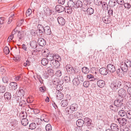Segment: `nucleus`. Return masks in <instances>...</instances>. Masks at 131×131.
<instances>
[{
	"instance_id": "obj_1",
	"label": "nucleus",
	"mask_w": 131,
	"mask_h": 131,
	"mask_svg": "<svg viewBox=\"0 0 131 131\" xmlns=\"http://www.w3.org/2000/svg\"><path fill=\"white\" fill-rule=\"evenodd\" d=\"M122 85L121 81H116L112 82L110 85V86L113 91H115L118 88H120Z\"/></svg>"
},
{
	"instance_id": "obj_2",
	"label": "nucleus",
	"mask_w": 131,
	"mask_h": 131,
	"mask_svg": "<svg viewBox=\"0 0 131 131\" xmlns=\"http://www.w3.org/2000/svg\"><path fill=\"white\" fill-rule=\"evenodd\" d=\"M78 106L76 103H74L71 105L70 107H67L66 109L67 113L69 114L72 113L73 112L76 111L77 110Z\"/></svg>"
},
{
	"instance_id": "obj_3",
	"label": "nucleus",
	"mask_w": 131,
	"mask_h": 131,
	"mask_svg": "<svg viewBox=\"0 0 131 131\" xmlns=\"http://www.w3.org/2000/svg\"><path fill=\"white\" fill-rule=\"evenodd\" d=\"M118 94L119 96L121 97H125V99H128V95L127 94V93L126 91L123 89H121L119 90L118 91Z\"/></svg>"
},
{
	"instance_id": "obj_4",
	"label": "nucleus",
	"mask_w": 131,
	"mask_h": 131,
	"mask_svg": "<svg viewBox=\"0 0 131 131\" xmlns=\"http://www.w3.org/2000/svg\"><path fill=\"white\" fill-rule=\"evenodd\" d=\"M123 97L119 98L115 100L114 102V104L115 106L117 107H121L123 105L124 106V104L123 103Z\"/></svg>"
},
{
	"instance_id": "obj_5",
	"label": "nucleus",
	"mask_w": 131,
	"mask_h": 131,
	"mask_svg": "<svg viewBox=\"0 0 131 131\" xmlns=\"http://www.w3.org/2000/svg\"><path fill=\"white\" fill-rule=\"evenodd\" d=\"M120 68L124 72H127L128 70V66L126 62H122L121 63Z\"/></svg>"
},
{
	"instance_id": "obj_6",
	"label": "nucleus",
	"mask_w": 131,
	"mask_h": 131,
	"mask_svg": "<svg viewBox=\"0 0 131 131\" xmlns=\"http://www.w3.org/2000/svg\"><path fill=\"white\" fill-rule=\"evenodd\" d=\"M108 70L112 73L114 72L115 71V68L114 65L112 64H108L107 67Z\"/></svg>"
},
{
	"instance_id": "obj_7",
	"label": "nucleus",
	"mask_w": 131,
	"mask_h": 131,
	"mask_svg": "<svg viewBox=\"0 0 131 131\" xmlns=\"http://www.w3.org/2000/svg\"><path fill=\"white\" fill-rule=\"evenodd\" d=\"M90 3H85L82 6V10L84 12H86L88 8L90 6Z\"/></svg>"
},
{
	"instance_id": "obj_8",
	"label": "nucleus",
	"mask_w": 131,
	"mask_h": 131,
	"mask_svg": "<svg viewBox=\"0 0 131 131\" xmlns=\"http://www.w3.org/2000/svg\"><path fill=\"white\" fill-rule=\"evenodd\" d=\"M110 127L112 131H119V127L116 124H112L110 126Z\"/></svg>"
},
{
	"instance_id": "obj_9",
	"label": "nucleus",
	"mask_w": 131,
	"mask_h": 131,
	"mask_svg": "<svg viewBox=\"0 0 131 131\" xmlns=\"http://www.w3.org/2000/svg\"><path fill=\"white\" fill-rule=\"evenodd\" d=\"M99 72L100 73L103 75H106L108 72V71L105 67L101 68L99 70Z\"/></svg>"
},
{
	"instance_id": "obj_10",
	"label": "nucleus",
	"mask_w": 131,
	"mask_h": 131,
	"mask_svg": "<svg viewBox=\"0 0 131 131\" xmlns=\"http://www.w3.org/2000/svg\"><path fill=\"white\" fill-rule=\"evenodd\" d=\"M117 120L120 125L123 126L125 125L127 123L126 119L124 118H117Z\"/></svg>"
},
{
	"instance_id": "obj_11",
	"label": "nucleus",
	"mask_w": 131,
	"mask_h": 131,
	"mask_svg": "<svg viewBox=\"0 0 131 131\" xmlns=\"http://www.w3.org/2000/svg\"><path fill=\"white\" fill-rule=\"evenodd\" d=\"M38 42L39 45L41 46H43L46 44L45 40L41 38H40L38 39Z\"/></svg>"
},
{
	"instance_id": "obj_12",
	"label": "nucleus",
	"mask_w": 131,
	"mask_h": 131,
	"mask_svg": "<svg viewBox=\"0 0 131 131\" xmlns=\"http://www.w3.org/2000/svg\"><path fill=\"white\" fill-rule=\"evenodd\" d=\"M97 84L99 87L102 88L104 86L105 83L104 81L100 80L97 81Z\"/></svg>"
},
{
	"instance_id": "obj_13",
	"label": "nucleus",
	"mask_w": 131,
	"mask_h": 131,
	"mask_svg": "<svg viewBox=\"0 0 131 131\" xmlns=\"http://www.w3.org/2000/svg\"><path fill=\"white\" fill-rule=\"evenodd\" d=\"M64 7L60 5H57L56 7V9L59 13L61 12L64 11Z\"/></svg>"
},
{
	"instance_id": "obj_14",
	"label": "nucleus",
	"mask_w": 131,
	"mask_h": 131,
	"mask_svg": "<svg viewBox=\"0 0 131 131\" xmlns=\"http://www.w3.org/2000/svg\"><path fill=\"white\" fill-rule=\"evenodd\" d=\"M59 24L61 25H64L65 23L64 19L62 17H59L57 18Z\"/></svg>"
},
{
	"instance_id": "obj_15",
	"label": "nucleus",
	"mask_w": 131,
	"mask_h": 131,
	"mask_svg": "<svg viewBox=\"0 0 131 131\" xmlns=\"http://www.w3.org/2000/svg\"><path fill=\"white\" fill-rule=\"evenodd\" d=\"M44 32L47 35H49L51 34V31L49 26H46L44 27Z\"/></svg>"
},
{
	"instance_id": "obj_16",
	"label": "nucleus",
	"mask_w": 131,
	"mask_h": 131,
	"mask_svg": "<svg viewBox=\"0 0 131 131\" xmlns=\"http://www.w3.org/2000/svg\"><path fill=\"white\" fill-rule=\"evenodd\" d=\"M34 121L37 125H41L43 123V120L41 118H35L34 119Z\"/></svg>"
},
{
	"instance_id": "obj_17",
	"label": "nucleus",
	"mask_w": 131,
	"mask_h": 131,
	"mask_svg": "<svg viewBox=\"0 0 131 131\" xmlns=\"http://www.w3.org/2000/svg\"><path fill=\"white\" fill-rule=\"evenodd\" d=\"M84 121L81 119H78L76 122V124L79 127H81L84 124Z\"/></svg>"
},
{
	"instance_id": "obj_18",
	"label": "nucleus",
	"mask_w": 131,
	"mask_h": 131,
	"mask_svg": "<svg viewBox=\"0 0 131 131\" xmlns=\"http://www.w3.org/2000/svg\"><path fill=\"white\" fill-rule=\"evenodd\" d=\"M9 87H11L13 90H15L17 87V84L15 82H11L9 84Z\"/></svg>"
},
{
	"instance_id": "obj_19",
	"label": "nucleus",
	"mask_w": 131,
	"mask_h": 131,
	"mask_svg": "<svg viewBox=\"0 0 131 131\" xmlns=\"http://www.w3.org/2000/svg\"><path fill=\"white\" fill-rule=\"evenodd\" d=\"M66 68L68 71L72 72H75L74 68L70 64H67L66 66Z\"/></svg>"
},
{
	"instance_id": "obj_20",
	"label": "nucleus",
	"mask_w": 131,
	"mask_h": 131,
	"mask_svg": "<svg viewBox=\"0 0 131 131\" xmlns=\"http://www.w3.org/2000/svg\"><path fill=\"white\" fill-rule=\"evenodd\" d=\"M84 122L87 126H89L91 125L92 121L89 118L86 117L84 118Z\"/></svg>"
},
{
	"instance_id": "obj_21",
	"label": "nucleus",
	"mask_w": 131,
	"mask_h": 131,
	"mask_svg": "<svg viewBox=\"0 0 131 131\" xmlns=\"http://www.w3.org/2000/svg\"><path fill=\"white\" fill-rule=\"evenodd\" d=\"M68 6L72 8L73 9L75 8V3L72 1H69L68 3Z\"/></svg>"
},
{
	"instance_id": "obj_22",
	"label": "nucleus",
	"mask_w": 131,
	"mask_h": 131,
	"mask_svg": "<svg viewBox=\"0 0 131 131\" xmlns=\"http://www.w3.org/2000/svg\"><path fill=\"white\" fill-rule=\"evenodd\" d=\"M116 0H110L108 3V5L110 7H114L116 4Z\"/></svg>"
},
{
	"instance_id": "obj_23",
	"label": "nucleus",
	"mask_w": 131,
	"mask_h": 131,
	"mask_svg": "<svg viewBox=\"0 0 131 131\" xmlns=\"http://www.w3.org/2000/svg\"><path fill=\"white\" fill-rule=\"evenodd\" d=\"M37 43L35 41H33L30 42V45L33 49H35L37 47Z\"/></svg>"
},
{
	"instance_id": "obj_24",
	"label": "nucleus",
	"mask_w": 131,
	"mask_h": 131,
	"mask_svg": "<svg viewBox=\"0 0 131 131\" xmlns=\"http://www.w3.org/2000/svg\"><path fill=\"white\" fill-rule=\"evenodd\" d=\"M51 64L55 67H58L59 66V63L56 60H53L51 61Z\"/></svg>"
},
{
	"instance_id": "obj_25",
	"label": "nucleus",
	"mask_w": 131,
	"mask_h": 131,
	"mask_svg": "<svg viewBox=\"0 0 131 131\" xmlns=\"http://www.w3.org/2000/svg\"><path fill=\"white\" fill-rule=\"evenodd\" d=\"M83 5L82 2L80 0L77 1L75 4V8L81 7Z\"/></svg>"
},
{
	"instance_id": "obj_26",
	"label": "nucleus",
	"mask_w": 131,
	"mask_h": 131,
	"mask_svg": "<svg viewBox=\"0 0 131 131\" xmlns=\"http://www.w3.org/2000/svg\"><path fill=\"white\" fill-rule=\"evenodd\" d=\"M72 8L68 7V6H66L64 7V10L65 12L68 13H71L72 11Z\"/></svg>"
},
{
	"instance_id": "obj_27",
	"label": "nucleus",
	"mask_w": 131,
	"mask_h": 131,
	"mask_svg": "<svg viewBox=\"0 0 131 131\" xmlns=\"http://www.w3.org/2000/svg\"><path fill=\"white\" fill-rule=\"evenodd\" d=\"M72 82L73 85L76 86L78 85L81 82L79 81V80L78 78H76L73 79Z\"/></svg>"
},
{
	"instance_id": "obj_28",
	"label": "nucleus",
	"mask_w": 131,
	"mask_h": 131,
	"mask_svg": "<svg viewBox=\"0 0 131 131\" xmlns=\"http://www.w3.org/2000/svg\"><path fill=\"white\" fill-rule=\"evenodd\" d=\"M86 12L88 15H91L94 12V10L93 8L90 6V7L88 8L87 10H86Z\"/></svg>"
},
{
	"instance_id": "obj_29",
	"label": "nucleus",
	"mask_w": 131,
	"mask_h": 131,
	"mask_svg": "<svg viewBox=\"0 0 131 131\" xmlns=\"http://www.w3.org/2000/svg\"><path fill=\"white\" fill-rule=\"evenodd\" d=\"M102 8L103 10H107L108 8V6L106 2H102Z\"/></svg>"
},
{
	"instance_id": "obj_30",
	"label": "nucleus",
	"mask_w": 131,
	"mask_h": 131,
	"mask_svg": "<svg viewBox=\"0 0 131 131\" xmlns=\"http://www.w3.org/2000/svg\"><path fill=\"white\" fill-rule=\"evenodd\" d=\"M68 102L67 100H62L61 102V105L63 107L67 106L68 104Z\"/></svg>"
},
{
	"instance_id": "obj_31",
	"label": "nucleus",
	"mask_w": 131,
	"mask_h": 131,
	"mask_svg": "<svg viewBox=\"0 0 131 131\" xmlns=\"http://www.w3.org/2000/svg\"><path fill=\"white\" fill-rule=\"evenodd\" d=\"M54 54H48V55L46 56V57L48 60L50 61H51L52 60H53L54 58Z\"/></svg>"
},
{
	"instance_id": "obj_32",
	"label": "nucleus",
	"mask_w": 131,
	"mask_h": 131,
	"mask_svg": "<svg viewBox=\"0 0 131 131\" xmlns=\"http://www.w3.org/2000/svg\"><path fill=\"white\" fill-rule=\"evenodd\" d=\"M102 20L103 22L106 24H109L111 22L110 19L106 16L103 17L102 18Z\"/></svg>"
},
{
	"instance_id": "obj_33",
	"label": "nucleus",
	"mask_w": 131,
	"mask_h": 131,
	"mask_svg": "<svg viewBox=\"0 0 131 131\" xmlns=\"http://www.w3.org/2000/svg\"><path fill=\"white\" fill-rule=\"evenodd\" d=\"M4 97L5 99H7V100H10L11 98L10 93L8 92L5 93L4 95Z\"/></svg>"
},
{
	"instance_id": "obj_34",
	"label": "nucleus",
	"mask_w": 131,
	"mask_h": 131,
	"mask_svg": "<svg viewBox=\"0 0 131 131\" xmlns=\"http://www.w3.org/2000/svg\"><path fill=\"white\" fill-rule=\"evenodd\" d=\"M60 81L59 79L55 78L52 81V82L53 84L57 85L58 84H60Z\"/></svg>"
},
{
	"instance_id": "obj_35",
	"label": "nucleus",
	"mask_w": 131,
	"mask_h": 131,
	"mask_svg": "<svg viewBox=\"0 0 131 131\" xmlns=\"http://www.w3.org/2000/svg\"><path fill=\"white\" fill-rule=\"evenodd\" d=\"M124 85L126 88H130L131 87V83L129 82H126L124 81L123 82Z\"/></svg>"
},
{
	"instance_id": "obj_36",
	"label": "nucleus",
	"mask_w": 131,
	"mask_h": 131,
	"mask_svg": "<svg viewBox=\"0 0 131 131\" xmlns=\"http://www.w3.org/2000/svg\"><path fill=\"white\" fill-rule=\"evenodd\" d=\"M56 96L57 99L59 100H61L63 98V95L62 93L59 92L57 93Z\"/></svg>"
},
{
	"instance_id": "obj_37",
	"label": "nucleus",
	"mask_w": 131,
	"mask_h": 131,
	"mask_svg": "<svg viewBox=\"0 0 131 131\" xmlns=\"http://www.w3.org/2000/svg\"><path fill=\"white\" fill-rule=\"evenodd\" d=\"M118 115L121 117L126 116V113L123 110H121L118 112Z\"/></svg>"
},
{
	"instance_id": "obj_38",
	"label": "nucleus",
	"mask_w": 131,
	"mask_h": 131,
	"mask_svg": "<svg viewBox=\"0 0 131 131\" xmlns=\"http://www.w3.org/2000/svg\"><path fill=\"white\" fill-rule=\"evenodd\" d=\"M37 35L39 37H42L44 35L45 33L44 31L42 30H37Z\"/></svg>"
},
{
	"instance_id": "obj_39",
	"label": "nucleus",
	"mask_w": 131,
	"mask_h": 131,
	"mask_svg": "<svg viewBox=\"0 0 131 131\" xmlns=\"http://www.w3.org/2000/svg\"><path fill=\"white\" fill-rule=\"evenodd\" d=\"M24 32L23 31H20L18 32V37L19 39H21L24 37Z\"/></svg>"
},
{
	"instance_id": "obj_40",
	"label": "nucleus",
	"mask_w": 131,
	"mask_h": 131,
	"mask_svg": "<svg viewBox=\"0 0 131 131\" xmlns=\"http://www.w3.org/2000/svg\"><path fill=\"white\" fill-rule=\"evenodd\" d=\"M82 72L85 74H88L89 72V69L85 67H83L82 68Z\"/></svg>"
},
{
	"instance_id": "obj_41",
	"label": "nucleus",
	"mask_w": 131,
	"mask_h": 131,
	"mask_svg": "<svg viewBox=\"0 0 131 131\" xmlns=\"http://www.w3.org/2000/svg\"><path fill=\"white\" fill-rule=\"evenodd\" d=\"M6 88L5 86L4 85H0V93H3L6 91Z\"/></svg>"
},
{
	"instance_id": "obj_42",
	"label": "nucleus",
	"mask_w": 131,
	"mask_h": 131,
	"mask_svg": "<svg viewBox=\"0 0 131 131\" xmlns=\"http://www.w3.org/2000/svg\"><path fill=\"white\" fill-rule=\"evenodd\" d=\"M21 122L22 124L24 126L27 125L28 123V121L27 119H22Z\"/></svg>"
},
{
	"instance_id": "obj_43",
	"label": "nucleus",
	"mask_w": 131,
	"mask_h": 131,
	"mask_svg": "<svg viewBox=\"0 0 131 131\" xmlns=\"http://www.w3.org/2000/svg\"><path fill=\"white\" fill-rule=\"evenodd\" d=\"M48 62V60L46 58L42 59L41 61V63L43 65H46Z\"/></svg>"
},
{
	"instance_id": "obj_44",
	"label": "nucleus",
	"mask_w": 131,
	"mask_h": 131,
	"mask_svg": "<svg viewBox=\"0 0 131 131\" xmlns=\"http://www.w3.org/2000/svg\"><path fill=\"white\" fill-rule=\"evenodd\" d=\"M88 80L90 81H93L95 80L93 76L90 74H89L87 75Z\"/></svg>"
},
{
	"instance_id": "obj_45",
	"label": "nucleus",
	"mask_w": 131,
	"mask_h": 131,
	"mask_svg": "<svg viewBox=\"0 0 131 131\" xmlns=\"http://www.w3.org/2000/svg\"><path fill=\"white\" fill-rule=\"evenodd\" d=\"M44 11L48 16L52 14L51 10L48 8H47Z\"/></svg>"
},
{
	"instance_id": "obj_46",
	"label": "nucleus",
	"mask_w": 131,
	"mask_h": 131,
	"mask_svg": "<svg viewBox=\"0 0 131 131\" xmlns=\"http://www.w3.org/2000/svg\"><path fill=\"white\" fill-rule=\"evenodd\" d=\"M102 0H94V2L95 4L97 6H100L102 2Z\"/></svg>"
},
{
	"instance_id": "obj_47",
	"label": "nucleus",
	"mask_w": 131,
	"mask_h": 131,
	"mask_svg": "<svg viewBox=\"0 0 131 131\" xmlns=\"http://www.w3.org/2000/svg\"><path fill=\"white\" fill-rule=\"evenodd\" d=\"M29 128L31 129L32 130L35 129L36 127V125L35 123H31L29 125Z\"/></svg>"
},
{
	"instance_id": "obj_48",
	"label": "nucleus",
	"mask_w": 131,
	"mask_h": 131,
	"mask_svg": "<svg viewBox=\"0 0 131 131\" xmlns=\"http://www.w3.org/2000/svg\"><path fill=\"white\" fill-rule=\"evenodd\" d=\"M2 80L3 82L4 83H7L8 81V77L6 76H5L2 77Z\"/></svg>"
},
{
	"instance_id": "obj_49",
	"label": "nucleus",
	"mask_w": 131,
	"mask_h": 131,
	"mask_svg": "<svg viewBox=\"0 0 131 131\" xmlns=\"http://www.w3.org/2000/svg\"><path fill=\"white\" fill-rule=\"evenodd\" d=\"M20 115H21V117H22L23 118L22 119H26V118L27 117V113L26 112H22L20 113Z\"/></svg>"
},
{
	"instance_id": "obj_50",
	"label": "nucleus",
	"mask_w": 131,
	"mask_h": 131,
	"mask_svg": "<svg viewBox=\"0 0 131 131\" xmlns=\"http://www.w3.org/2000/svg\"><path fill=\"white\" fill-rule=\"evenodd\" d=\"M47 71L51 75L53 74L54 73V71L52 68H51L50 67H48L47 68Z\"/></svg>"
},
{
	"instance_id": "obj_51",
	"label": "nucleus",
	"mask_w": 131,
	"mask_h": 131,
	"mask_svg": "<svg viewBox=\"0 0 131 131\" xmlns=\"http://www.w3.org/2000/svg\"><path fill=\"white\" fill-rule=\"evenodd\" d=\"M18 92V95L20 96H23L24 94V91L22 89H20L19 90V91L17 92V93Z\"/></svg>"
},
{
	"instance_id": "obj_52",
	"label": "nucleus",
	"mask_w": 131,
	"mask_h": 131,
	"mask_svg": "<svg viewBox=\"0 0 131 131\" xmlns=\"http://www.w3.org/2000/svg\"><path fill=\"white\" fill-rule=\"evenodd\" d=\"M56 89L57 91H61L63 89V88L61 84H59L57 85Z\"/></svg>"
},
{
	"instance_id": "obj_53",
	"label": "nucleus",
	"mask_w": 131,
	"mask_h": 131,
	"mask_svg": "<svg viewBox=\"0 0 131 131\" xmlns=\"http://www.w3.org/2000/svg\"><path fill=\"white\" fill-rule=\"evenodd\" d=\"M45 128L47 131H50L52 130V127L50 124L46 125Z\"/></svg>"
},
{
	"instance_id": "obj_54",
	"label": "nucleus",
	"mask_w": 131,
	"mask_h": 131,
	"mask_svg": "<svg viewBox=\"0 0 131 131\" xmlns=\"http://www.w3.org/2000/svg\"><path fill=\"white\" fill-rule=\"evenodd\" d=\"M23 77L22 74H20L15 78V80L16 81L21 80Z\"/></svg>"
},
{
	"instance_id": "obj_55",
	"label": "nucleus",
	"mask_w": 131,
	"mask_h": 131,
	"mask_svg": "<svg viewBox=\"0 0 131 131\" xmlns=\"http://www.w3.org/2000/svg\"><path fill=\"white\" fill-rule=\"evenodd\" d=\"M4 51L5 54H8L9 52V50L7 47H5L4 49Z\"/></svg>"
},
{
	"instance_id": "obj_56",
	"label": "nucleus",
	"mask_w": 131,
	"mask_h": 131,
	"mask_svg": "<svg viewBox=\"0 0 131 131\" xmlns=\"http://www.w3.org/2000/svg\"><path fill=\"white\" fill-rule=\"evenodd\" d=\"M37 30L44 31V27H43V26L42 25L40 24H38L37 26Z\"/></svg>"
},
{
	"instance_id": "obj_57",
	"label": "nucleus",
	"mask_w": 131,
	"mask_h": 131,
	"mask_svg": "<svg viewBox=\"0 0 131 131\" xmlns=\"http://www.w3.org/2000/svg\"><path fill=\"white\" fill-rule=\"evenodd\" d=\"M126 116L128 118L131 119V111H129L126 112Z\"/></svg>"
},
{
	"instance_id": "obj_58",
	"label": "nucleus",
	"mask_w": 131,
	"mask_h": 131,
	"mask_svg": "<svg viewBox=\"0 0 131 131\" xmlns=\"http://www.w3.org/2000/svg\"><path fill=\"white\" fill-rule=\"evenodd\" d=\"M77 78L79 80V81L82 82L83 81V79L82 76L79 74L77 76Z\"/></svg>"
},
{
	"instance_id": "obj_59",
	"label": "nucleus",
	"mask_w": 131,
	"mask_h": 131,
	"mask_svg": "<svg viewBox=\"0 0 131 131\" xmlns=\"http://www.w3.org/2000/svg\"><path fill=\"white\" fill-rule=\"evenodd\" d=\"M126 106L128 108L131 110V101H128L126 103Z\"/></svg>"
},
{
	"instance_id": "obj_60",
	"label": "nucleus",
	"mask_w": 131,
	"mask_h": 131,
	"mask_svg": "<svg viewBox=\"0 0 131 131\" xmlns=\"http://www.w3.org/2000/svg\"><path fill=\"white\" fill-rule=\"evenodd\" d=\"M54 57L57 60V61L58 62L59 61H61V57L58 54H56L54 56Z\"/></svg>"
},
{
	"instance_id": "obj_61",
	"label": "nucleus",
	"mask_w": 131,
	"mask_h": 131,
	"mask_svg": "<svg viewBox=\"0 0 131 131\" xmlns=\"http://www.w3.org/2000/svg\"><path fill=\"white\" fill-rule=\"evenodd\" d=\"M55 74L57 76L60 77L61 75V72L60 70H58L56 72Z\"/></svg>"
},
{
	"instance_id": "obj_62",
	"label": "nucleus",
	"mask_w": 131,
	"mask_h": 131,
	"mask_svg": "<svg viewBox=\"0 0 131 131\" xmlns=\"http://www.w3.org/2000/svg\"><path fill=\"white\" fill-rule=\"evenodd\" d=\"M32 10L31 9H29L27 10L26 12V16H29L31 14Z\"/></svg>"
},
{
	"instance_id": "obj_63",
	"label": "nucleus",
	"mask_w": 131,
	"mask_h": 131,
	"mask_svg": "<svg viewBox=\"0 0 131 131\" xmlns=\"http://www.w3.org/2000/svg\"><path fill=\"white\" fill-rule=\"evenodd\" d=\"M64 79L66 82H68L70 81V78L69 76H65L64 77Z\"/></svg>"
},
{
	"instance_id": "obj_64",
	"label": "nucleus",
	"mask_w": 131,
	"mask_h": 131,
	"mask_svg": "<svg viewBox=\"0 0 131 131\" xmlns=\"http://www.w3.org/2000/svg\"><path fill=\"white\" fill-rule=\"evenodd\" d=\"M124 6L125 8H127L128 9H129L130 8L131 5L130 4L128 3H124Z\"/></svg>"
}]
</instances>
